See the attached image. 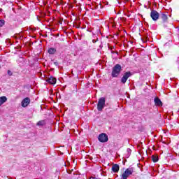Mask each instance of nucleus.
Masks as SVG:
<instances>
[{
    "instance_id": "obj_10",
    "label": "nucleus",
    "mask_w": 179,
    "mask_h": 179,
    "mask_svg": "<svg viewBox=\"0 0 179 179\" xmlns=\"http://www.w3.org/2000/svg\"><path fill=\"white\" fill-rule=\"evenodd\" d=\"M112 171H113V173H118V171H120V165L117 164H113Z\"/></svg>"
},
{
    "instance_id": "obj_11",
    "label": "nucleus",
    "mask_w": 179,
    "mask_h": 179,
    "mask_svg": "<svg viewBox=\"0 0 179 179\" xmlns=\"http://www.w3.org/2000/svg\"><path fill=\"white\" fill-rule=\"evenodd\" d=\"M159 17L163 20V22H167V20L169 19V17L166 14L162 13L159 14Z\"/></svg>"
},
{
    "instance_id": "obj_12",
    "label": "nucleus",
    "mask_w": 179,
    "mask_h": 179,
    "mask_svg": "<svg viewBox=\"0 0 179 179\" xmlns=\"http://www.w3.org/2000/svg\"><path fill=\"white\" fill-rule=\"evenodd\" d=\"M7 100H8V99L6 98V96L0 97V106H2V104H3V103H6Z\"/></svg>"
},
{
    "instance_id": "obj_4",
    "label": "nucleus",
    "mask_w": 179,
    "mask_h": 179,
    "mask_svg": "<svg viewBox=\"0 0 179 179\" xmlns=\"http://www.w3.org/2000/svg\"><path fill=\"white\" fill-rule=\"evenodd\" d=\"M150 17L154 20V22H156L157 20H159V17H160V14L157 10H152L150 13Z\"/></svg>"
},
{
    "instance_id": "obj_6",
    "label": "nucleus",
    "mask_w": 179,
    "mask_h": 179,
    "mask_svg": "<svg viewBox=\"0 0 179 179\" xmlns=\"http://www.w3.org/2000/svg\"><path fill=\"white\" fill-rule=\"evenodd\" d=\"M98 141H99V142H101L102 143H104V142L108 141V136H107V134L102 133L99 136Z\"/></svg>"
},
{
    "instance_id": "obj_13",
    "label": "nucleus",
    "mask_w": 179,
    "mask_h": 179,
    "mask_svg": "<svg viewBox=\"0 0 179 179\" xmlns=\"http://www.w3.org/2000/svg\"><path fill=\"white\" fill-rule=\"evenodd\" d=\"M48 54L54 55L55 52H57V49L55 48H50L48 50Z\"/></svg>"
},
{
    "instance_id": "obj_9",
    "label": "nucleus",
    "mask_w": 179,
    "mask_h": 179,
    "mask_svg": "<svg viewBox=\"0 0 179 179\" xmlns=\"http://www.w3.org/2000/svg\"><path fill=\"white\" fill-rule=\"evenodd\" d=\"M154 101H155V105L158 107H162V106H163V103L162 102V100L159 99V97H155L154 99Z\"/></svg>"
},
{
    "instance_id": "obj_14",
    "label": "nucleus",
    "mask_w": 179,
    "mask_h": 179,
    "mask_svg": "<svg viewBox=\"0 0 179 179\" xmlns=\"http://www.w3.org/2000/svg\"><path fill=\"white\" fill-rule=\"evenodd\" d=\"M45 124V121H44V120H40V121H38V122H37L36 125H37L38 127H43V126H44Z\"/></svg>"
},
{
    "instance_id": "obj_15",
    "label": "nucleus",
    "mask_w": 179,
    "mask_h": 179,
    "mask_svg": "<svg viewBox=\"0 0 179 179\" xmlns=\"http://www.w3.org/2000/svg\"><path fill=\"white\" fill-rule=\"evenodd\" d=\"M152 159L154 163H157V162H159V158L157 156L152 155Z\"/></svg>"
},
{
    "instance_id": "obj_5",
    "label": "nucleus",
    "mask_w": 179,
    "mask_h": 179,
    "mask_svg": "<svg viewBox=\"0 0 179 179\" xmlns=\"http://www.w3.org/2000/svg\"><path fill=\"white\" fill-rule=\"evenodd\" d=\"M132 76V73L131 72L128 71L124 73L122 78H121V82L123 83V85H125L127 83V81L128 80L129 78H131Z\"/></svg>"
},
{
    "instance_id": "obj_2",
    "label": "nucleus",
    "mask_w": 179,
    "mask_h": 179,
    "mask_svg": "<svg viewBox=\"0 0 179 179\" xmlns=\"http://www.w3.org/2000/svg\"><path fill=\"white\" fill-rule=\"evenodd\" d=\"M106 106V98L101 97L99 99L97 103L98 111H103V108Z\"/></svg>"
},
{
    "instance_id": "obj_7",
    "label": "nucleus",
    "mask_w": 179,
    "mask_h": 179,
    "mask_svg": "<svg viewBox=\"0 0 179 179\" xmlns=\"http://www.w3.org/2000/svg\"><path fill=\"white\" fill-rule=\"evenodd\" d=\"M29 104H30V98L29 97L24 99L21 102V105L24 108L27 107Z\"/></svg>"
},
{
    "instance_id": "obj_19",
    "label": "nucleus",
    "mask_w": 179,
    "mask_h": 179,
    "mask_svg": "<svg viewBox=\"0 0 179 179\" xmlns=\"http://www.w3.org/2000/svg\"><path fill=\"white\" fill-rule=\"evenodd\" d=\"M96 42H97V39L96 40H94V39L92 40V43H96Z\"/></svg>"
},
{
    "instance_id": "obj_17",
    "label": "nucleus",
    "mask_w": 179,
    "mask_h": 179,
    "mask_svg": "<svg viewBox=\"0 0 179 179\" xmlns=\"http://www.w3.org/2000/svg\"><path fill=\"white\" fill-rule=\"evenodd\" d=\"M5 24V20H0V27H2Z\"/></svg>"
},
{
    "instance_id": "obj_1",
    "label": "nucleus",
    "mask_w": 179,
    "mask_h": 179,
    "mask_svg": "<svg viewBox=\"0 0 179 179\" xmlns=\"http://www.w3.org/2000/svg\"><path fill=\"white\" fill-rule=\"evenodd\" d=\"M121 71H122V67L120 64H117L116 65H115L112 69V78H117V76H120Z\"/></svg>"
},
{
    "instance_id": "obj_8",
    "label": "nucleus",
    "mask_w": 179,
    "mask_h": 179,
    "mask_svg": "<svg viewBox=\"0 0 179 179\" xmlns=\"http://www.w3.org/2000/svg\"><path fill=\"white\" fill-rule=\"evenodd\" d=\"M46 82L50 85H55V83H57V78L51 76L46 80Z\"/></svg>"
},
{
    "instance_id": "obj_3",
    "label": "nucleus",
    "mask_w": 179,
    "mask_h": 179,
    "mask_svg": "<svg viewBox=\"0 0 179 179\" xmlns=\"http://www.w3.org/2000/svg\"><path fill=\"white\" fill-rule=\"evenodd\" d=\"M134 173V168H128L122 175V179H128L129 176H132Z\"/></svg>"
},
{
    "instance_id": "obj_18",
    "label": "nucleus",
    "mask_w": 179,
    "mask_h": 179,
    "mask_svg": "<svg viewBox=\"0 0 179 179\" xmlns=\"http://www.w3.org/2000/svg\"><path fill=\"white\" fill-rule=\"evenodd\" d=\"M8 75L9 76H12V75H13L12 71H10V70H8Z\"/></svg>"
},
{
    "instance_id": "obj_20",
    "label": "nucleus",
    "mask_w": 179,
    "mask_h": 179,
    "mask_svg": "<svg viewBox=\"0 0 179 179\" xmlns=\"http://www.w3.org/2000/svg\"><path fill=\"white\" fill-rule=\"evenodd\" d=\"M90 179H97V178H95V177H91Z\"/></svg>"
},
{
    "instance_id": "obj_21",
    "label": "nucleus",
    "mask_w": 179,
    "mask_h": 179,
    "mask_svg": "<svg viewBox=\"0 0 179 179\" xmlns=\"http://www.w3.org/2000/svg\"><path fill=\"white\" fill-rule=\"evenodd\" d=\"M0 69H1V65H0Z\"/></svg>"
},
{
    "instance_id": "obj_16",
    "label": "nucleus",
    "mask_w": 179,
    "mask_h": 179,
    "mask_svg": "<svg viewBox=\"0 0 179 179\" xmlns=\"http://www.w3.org/2000/svg\"><path fill=\"white\" fill-rule=\"evenodd\" d=\"M131 152H132V150H131L130 148H127V157H129V156H131Z\"/></svg>"
}]
</instances>
